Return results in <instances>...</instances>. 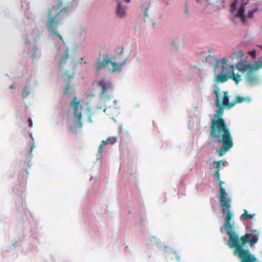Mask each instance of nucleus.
<instances>
[{"label":"nucleus","mask_w":262,"mask_h":262,"mask_svg":"<svg viewBox=\"0 0 262 262\" xmlns=\"http://www.w3.org/2000/svg\"><path fill=\"white\" fill-rule=\"evenodd\" d=\"M220 88L216 86L214 89V93L215 95V106L219 107V110L214 114L216 118H213L211 122L210 129V137L214 139L222 145L217 150L219 156H223L233 145V140L231 135L230 129L225 120L222 118L223 114L224 108L220 99Z\"/></svg>","instance_id":"1"},{"label":"nucleus","mask_w":262,"mask_h":262,"mask_svg":"<svg viewBox=\"0 0 262 262\" xmlns=\"http://www.w3.org/2000/svg\"><path fill=\"white\" fill-rule=\"evenodd\" d=\"M225 215L224 226L226 233L229 236L227 244L230 248H235L234 255H237L241 259V262H260L248 249L243 248V245L249 242L251 234L246 233L239 238L238 235L234 231V223L231 221L233 213L228 212Z\"/></svg>","instance_id":"2"},{"label":"nucleus","mask_w":262,"mask_h":262,"mask_svg":"<svg viewBox=\"0 0 262 262\" xmlns=\"http://www.w3.org/2000/svg\"><path fill=\"white\" fill-rule=\"evenodd\" d=\"M68 4H64L62 0H57L54 5L47 10V27L49 32L57 36L63 42L61 35L58 33L57 27L63 24V18L68 14Z\"/></svg>","instance_id":"3"},{"label":"nucleus","mask_w":262,"mask_h":262,"mask_svg":"<svg viewBox=\"0 0 262 262\" xmlns=\"http://www.w3.org/2000/svg\"><path fill=\"white\" fill-rule=\"evenodd\" d=\"M228 59L226 58H223L222 59H216L213 63V68L216 69L221 68L220 74L216 76L217 82L223 83L229 79L234 81L237 84L241 80V75L239 73L236 74L234 73V66H230L227 64Z\"/></svg>","instance_id":"4"},{"label":"nucleus","mask_w":262,"mask_h":262,"mask_svg":"<svg viewBox=\"0 0 262 262\" xmlns=\"http://www.w3.org/2000/svg\"><path fill=\"white\" fill-rule=\"evenodd\" d=\"M93 85L100 91V99L104 102L113 97L114 85L108 78L101 77L93 82Z\"/></svg>","instance_id":"5"},{"label":"nucleus","mask_w":262,"mask_h":262,"mask_svg":"<svg viewBox=\"0 0 262 262\" xmlns=\"http://www.w3.org/2000/svg\"><path fill=\"white\" fill-rule=\"evenodd\" d=\"M60 59L58 64L61 69H63L65 65L70 63L72 67L71 70H67L64 72L63 77L69 81L73 79L74 77L75 72L74 70L77 66V62L75 60V57L70 56L69 50L66 48L62 53L59 55Z\"/></svg>","instance_id":"6"},{"label":"nucleus","mask_w":262,"mask_h":262,"mask_svg":"<svg viewBox=\"0 0 262 262\" xmlns=\"http://www.w3.org/2000/svg\"><path fill=\"white\" fill-rule=\"evenodd\" d=\"M103 58L101 60L100 58L97 60L95 64V67L97 71H99L102 69H107L109 72L114 73L120 71L122 67L125 63L127 60V57H124L123 60L120 62L111 61L108 57V55H103Z\"/></svg>","instance_id":"7"},{"label":"nucleus","mask_w":262,"mask_h":262,"mask_svg":"<svg viewBox=\"0 0 262 262\" xmlns=\"http://www.w3.org/2000/svg\"><path fill=\"white\" fill-rule=\"evenodd\" d=\"M216 179L219 183L220 187L219 201L222 207V212L223 214H226L228 212H231L230 208L231 207V200L227 197V193L226 192L225 188L222 186V184L224 182L220 180V175L219 176V179L217 177H216Z\"/></svg>","instance_id":"8"},{"label":"nucleus","mask_w":262,"mask_h":262,"mask_svg":"<svg viewBox=\"0 0 262 262\" xmlns=\"http://www.w3.org/2000/svg\"><path fill=\"white\" fill-rule=\"evenodd\" d=\"M71 106L74 108V115L76 119L79 126L82 127L81 117L83 107L80 101L77 100L76 97H75L71 102Z\"/></svg>","instance_id":"9"},{"label":"nucleus","mask_w":262,"mask_h":262,"mask_svg":"<svg viewBox=\"0 0 262 262\" xmlns=\"http://www.w3.org/2000/svg\"><path fill=\"white\" fill-rule=\"evenodd\" d=\"M257 63V62L254 63L253 67L247 71L246 79L247 82L250 84H255L258 81V78L255 73V71L259 69L256 68Z\"/></svg>","instance_id":"10"},{"label":"nucleus","mask_w":262,"mask_h":262,"mask_svg":"<svg viewBox=\"0 0 262 262\" xmlns=\"http://www.w3.org/2000/svg\"><path fill=\"white\" fill-rule=\"evenodd\" d=\"M233 65L234 66V69L236 68L243 72H247L253 67V66L248 62L247 60L243 59H241L236 64Z\"/></svg>","instance_id":"11"},{"label":"nucleus","mask_w":262,"mask_h":262,"mask_svg":"<svg viewBox=\"0 0 262 262\" xmlns=\"http://www.w3.org/2000/svg\"><path fill=\"white\" fill-rule=\"evenodd\" d=\"M116 142H117V138H116V137H108L106 140H103L101 142V143L98 148V156L101 157V153L102 152L103 146L107 145L108 144H113L115 143Z\"/></svg>","instance_id":"12"},{"label":"nucleus","mask_w":262,"mask_h":262,"mask_svg":"<svg viewBox=\"0 0 262 262\" xmlns=\"http://www.w3.org/2000/svg\"><path fill=\"white\" fill-rule=\"evenodd\" d=\"M222 105L227 109H229L234 106L233 101L229 102V96L227 91L223 92Z\"/></svg>","instance_id":"13"},{"label":"nucleus","mask_w":262,"mask_h":262,"mask_svg":"<svg viewBox=\"0 0 262 262\" xmlns=\"http://www.w3.org/2000/svg\"><path fill=\"white\" fill-rule=\"evenodd\" d=\"M117 15L120 18L123 17L125 14V8L122 6L121 3L118 2L117 9Z\"/></svg>","instance_id":"14"},{"label":"nucleus","mask_w":262,"mask_h":262,"mask_svg":"<svg viewBox=\"0 0 262 262\" xmlns=\"http://www.w3.org/2000/svg\"><path fill=\"white\" fill-rule=\"evenodd\" d=\"M244 53L242 51H239L233 53L231 56L230 58L233 60H235L238 61V60H241L243 59Z\"/></svg>","instance_id":"15"},{"label":"nucleus","mask_w":262,"mask_h":262,"mask_svg":"<svg viewBox=\"0 0 262 262\" xmlns=\"http://www.w3.org/2000/svg\"><path fill=\"white\" fill-rule=\"evenodd\" d=\"M214 163L216 164L215 167V176L216 177H217L218 179H219L220 171L221 170V165H224V161H214Z\"/></svg>","instance_id":"16"},{"label":"nucleus","mask_w":262,"mask_h":262,"mask_svg":"<svg viewBox=\"0 0 262 262\" xmlns=\"http://www.w3.org/2000/svg\"><path fill=\"white\" fill-rule=\"evenodd\" d=\"M254 216V214H248L246 209L244 210V213L241 216V219L244 220H248L252 219Z\"/></svg>","instance_id":"17"},{"label":"nucleus","mask_w":262,"mask_h":262,"mask_svg":"<svg viewBox=\"0 0 262 262\" xmlns=\"http://www.w3.org/2000/svg\"><path fill=\"white\" fill-rule=\"evenodd\" d=\"M258 233H257V234L253 235L251 234L250 236H252V237L250 239L249 238V242L250 243V247H252L253 246V244L257 243L258 239Z\"/></svg>","instance_id":"18"},{"label":"nucleus","mask_w":262,"mask_h":262,"mask_svg":"<svg viewBox=\"0 0 262 262\" xmlns=\"http://www.w3.org/2000/svg\"><path fill=\"white\" fill-rule=\"evenodd\" d=\"M244 12H245V6H244V5H242L239 8V10L238 11V12H237L236 15L238 17H241L242 19H245Z\"/></svg>","instance_id":"19"},{"label":"nucleus","mask_w":262,"mask_h":262,"mask_svg":"<svg viewBox=\"0 0 262 262\" xmlns=\"http://www.w3.org/2000/svg\"><path fill=\"white\" fill-rule=\"evenodd\" d=\"M246 98L240 96H237L236 97L235 101H233L234 103V106L237 103H242L246 100Z\"/></svg>","instance_id":"20"},{"label":"nucleus","mask_w":262,"mask_h":262,"mask_svg":"<svg viewBox=\"0 0 262 262\" xmlns=\"http://www.w3.org/2000/svg\"><path fill=\"white\" fill-rule=\"evenodd\" d=\"M30 92L27 87H25L24 88L22 93H21V96L22 98L23 99L26 98L28 95L29 94Z\"/></svg>","instance_id":"21"},{"label":"nucleus","mask_w":262,"mask_h":262,"mask_svg":"<svg viewBox=\"0 0 262 262\" xmlns=\"http://www.w3.org/2000/svg\"><path fill=\"white\" fill-rule=\"evenodd\" d=\"M70 88H71L70 83L69 82H68L66 87L64 88V94L65 95H68L70 94L69 90L70 89Z\"/></svg>","instance_id":"22"},{"label":"nucleus","mask_w":262,"mask_h":262,"mask_svg":"<svg viewBox=\"0 0 262 262\" xmlns=\"http://www.w3.org/2000/svg\"><path fill=\"white\" fill-rule=\"evenodd\" d=\"M179 43H181V44H182V42L181 41L180 42L179 39H174L173 40V42L172 43V45L174 47H177L179 45Z\"/></svg>","instance_id":"23"},{"label":"nucleus","mask_w":262,"mask_h":262,"mask_svg":"<svg viewBox=\"0 0 262 262\" xmlns=\"http://www.w3.org/2000/svg\"><path fill=\"white\" fill-rule=\"evenodd\" d=\"M111 108V107L110 106V107H107V108H105L103 111L105 113H106L107 115H111V114L110 113V110Z\"/></svg>","instance_id":"24"},{"label":"nucleus","mask_w":262,"mask_h":262,"mask_svg":"<svg viewBox=\"0 0 262 262\" xmlns=\"http://www.w3.org/2000/svg\"><path fill=\"white\" fill-rule=\"evenodd\" d=\"M262 68V60L258 61L257 64L256 65V68Z\"/></svg>","instance_id":"25"},{"label":"nucleus","mask_w":262,"mask_h":262,"mask_svg":"<svg viewBox=\"0 0 262 262\" xmlns=\"http://www.w3.org/2000/svg\"><path fill=\"white\" fill-rule=\"evenodd\" d=\"M249 54L251 55L253 58H255L256 57V53L255 50L251 51L249 52Z\"/></svg>","instance_id":"26"},{"label":"nucleus","mask_w":262,"mask_h":262,"mask_svg":"<svg viewBox=\"0 0 262 262\" xmlns=\"http://www.w3.org/2000/svg\"><path fill=\"white\" fill-rule=\"evenodd\" d=\"M253 13H254V11H252V10L249 11L248 12V14H247L248 16L249 17H252Z\"/></svg>","instance_id":"27"},{"label":"nucleus","mask_w":262,"mask_h":262,"mask_svg":"<svg viewBox=\"0 0 262 262\" xmlns=\"http://www.w3.org/2000/svg\"><path fill=\"white\" fill-rule=\"evenodd\" d=\"M28 122H29V127H32V126H33V122H32V120L31 118H29L28 119Z\"/></svg>","instance_id":"28"},{"label":"nucleus","mask_w":262,"mask_h":262,"mask_svg":"<svg viewBox=\"0 0 262 262\" xmlns=\"http://www.w3.org/2000/svg\"><path fill=\"white\" fill-rule=\"evenodd\" d=\"M34 147H35L34 143V141H33L32 143H31V148H30V154L31 153L32 151L33 150V149Z\"/></svg>","instance_id":"29"},{"label":"nucleus","mask_w":262,"mask_h":262,"mask_svg":"<svg viewBox=\"0 0 262 262\" xmlns=\"http://www.w3.org/2000/svg\"><path fill=\"white\" fill-rule=\"evenodd\" d=\"M207 1L209 2L210 3H214L218 2L219 0H206Z\"/></svg>","instance_id":"30"},{"label":"nucleus","mask_w":262,"mask_h":262,"mask_svg":"<svg viewBox=\"0 0 262 262\" xmlns=\"http://www.w3.org/2000/svg\"><path fill=\"white\" fill-rule=\"evenodd\" d=\"M149 6V3H147V6L145 8V15H147V11Z\"/></svg>","instance_id":"31"},{"label":"nucleus","mask_w":262,"mask_h":262,"mask_svg":"<svg viewBox=\"0 0 262 262\" xmlns=\"http://www.w3.org/2000/svg\"><path fill=\"white\" fill-rule=\"evenodd\" d=\"M123 49H124V48H123V47H122V50L120 51V54H119V57H118V58H120V56L122 55L123 52Z\"/></svg>","instance_id":"32"},{"label":"nucleus","mask_w":262,"mask_h":262,"mask_svg":"<svg viewBox=\"0 0 262 262\" xmlns=\"http://www.w3.org/2000/svg\"><path fill=\"white\" fill-rule=\"evenodd\" d=\"M88 121H89L90 122H92V119H91V115H89V116H88Z\"/></svg>","instance_id":"33"},{"label":"nucleus","mask_w":262,"mask_h":262,"mask_svg":"<svg viewBox=\"0 0 262 262\" xmlns=\"http://www.w3.org/2000/svg\"><path fill=\"white\" fill-rule=\"evenodd\" d=\"M176 259H177L178 261H179V260H180V256H179V255H177V256H176Z\"/></svg>","instance_id":"34"},{"label":"nucleus","mask_w":262,"mask_h":262,"mask_svg":"<svg viewBox=\"0 0 262 262\" xmlns=\"http://www.w3.org/2000/svg\"><path fill=\"white\" fill-rule=\"evenodd\" d=\"M185 12H186V13H187V12H188V9H187V8H186H186H185Z\"/></svg>","instance_id":"35"},{"label":"nucleus","mask_w":262,"mask_h":262,"mask_svg":"<svg viewBox=\"0 0 262 262\" xmlns=\"http://www.w3.org/2000/svg\"><path fill=\"white\" fill-rule=\"evenodd\" d=\"M126 3H129L130 2V0H124Z\"/></svg>","instance_id":"36"},{"label":"nucleus","mask_w":262,"mask_h":262,"mask_svg":"<svg viewBox=\"0 0 262 262\" xmlns=\"http://www.w3.org/2000/svg\"><path fill=\"white\" fill-rule=\"evenodd\" d=\"M114 102L115 104H116L117 103V100H114Z\"/></svg>","instance_id":"37"},{"label":"nucleus","mask_w":262,"mask_h":262,"mask_svg":"<svg viewBox=\"0 0 262 262\" xmlns=\"http://www.w3.org/2000/svg\"><path fill=\"white\" fill-rule=\"evenodd\" d=\"M253 232H256V230H255L254 231H253Z\"/></svg>","instance_id":"38"},{"label":"nucleus","mask_w":262,"mask_h":262,"mask_svg":"<svg viewBox=\"0 0 262 262\" xmlns=\"http://www.w3.org/2000/svg\"><path fill=\"white\" fill-rule=\"evenodd\" d=\"M11 88H13V85H12V86H11Z\"/></svg>","instance_id":"39"}]
</instances>
